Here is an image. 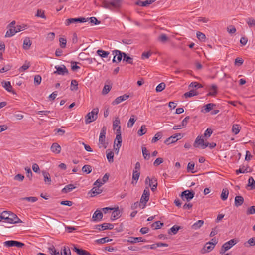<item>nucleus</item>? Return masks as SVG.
Masks as SVG:
<instances>
[{"mask_svg": "<svg viewBox=\"0 0 255 255\" xmlns=\"http://www.w3.org/2000/svg\"><path fill=\"white\" fill-rule=\"evenodd\" d=\"M30 64L29 62L25 63L24 64H23L21 67H20L18 70L20 72H23L25 70H26L27 69L29 68L30 67Z\"/></svg>", "mask_w": 255, "mask_h": 255, "instance_id": "5fc2aeb1", "label": "nucleus"}, {"mask_svg": "<svg viewBox=\"0 0 255 255\" xmlns=\"http://www.w3.org/2000/svg\"><path fill=\"white\" fill-rule=\"evenodd\" d=\"M112 88V86L110 85H105L103 90L102 94L106 95L109 93Z\"/></svg>", "mask_w": 255, "mask_h": 255, "instance_id": "603ef678", "label": "nucleus"}, {"mask_svg": "<svg viewBox=\"0 0 255 255\" xmlns=\"http://www.w3.org/2000/svg\"><path fill=\"white\" fill-rule=\"evenodd\" d=\"M73 251L75 252L78 255H92L89 252L82 249H80L74 246L72 248Z\"/></svg>", "mask_w": 255, "mask_h": 255, "instance_id": "b1692460", "label": "nucleus"}, {"mask_svg": "<svg viewBox=\"0 0 255 255\" xmlns=\"http://www.w3.org/2000/svg\"><path fill=\"white\" fill-rule=\"evenodd\" d=\"M107 128L103 126L101 128L98 142V146L100 148L106 149L107 147L108 143L106 141Z\"/></svg>", "mask_w": 255, "mask_h": 255, "instance_id": "f257e3e1", "label": "nucleus"}, {"mask_svg": "<svg viewBox=\"0 0 255 255\" xmlns=\"http://www.w3.org/2000/svg\"><path fill=\"white\" fill-rule=\"evenodd\" d=\"M244 198L241 196H236L235 198V204L237 207L240 206L243 204Z\"/></svg>", "mask_w": 255, "mask_h": 255, "instance_id": "f704fd0d", "label": "nucleus"}, {"mask_svg": "<svg viewBox=\"0 0 255 255\" xmlns=\"http://www.w3.org/2000/svg\"><path fill=\"white\" fill-rule=\"evenodd\" d=\"M237 243V242L235 239H231L225 243L221 247V249L220 251V254H224L226 251L231 249Z\"/></svg>", "mask_w": 255, "mask_h": 255, "instance_id": "20e7f679", "label": "nucleus"}, {"mask_svg": "<svg viewBox=\"0 0 255 255\" xmlns=\"http://www.w3.org/2000/svg\"><path fill=\"white\" fill-rule=\"evenodd\" d=\"M86 19H87V21L89 20L90 21V23H91V24L92 25H98L101 23L100 21H99L95 17H90L89 18H86Z\"/></svg>", "mask_w": 255, "mask_h": 255, "instance_id": "3c124183", "label": "nucleus"}, {"mask_svg": "<svg viewBox=\"0 0 255 255\" xmlns=\"http://www.w3.org/2000/svg\"><path fill=\"white\" fill-rule=\"evenodd\" d=\"M181 229L180 226L177 225H174L170 229L168 230V233L169 234L175 235L177 232Z\"/></svg>", "mask_w": 255, "mask_h": 255, "instance_id": "473e14b6", "label": "nucleus"}, {"mask_svg": "<svg viewBox=\"0 0 255 255\" xmlns=\"http://www.w3.org/2000/svg\"><path fill=\"white\" fill-rule=\"evenodd\" d=\"M247 244H249V245L251 246L255 245V237L249 239L248 241L244 244L245 246H248Z\"/></svg>", "mask_w": 255, "mask_h": 255, "instance_id": "e2e57ef3", "label": "nucleus"}, {"mask_svg": "<svg viewBox=\"0 0 255 255\" xmlns=\"http://www.w3.org/2000/svg\"><path fill=\"white\" fill-rule=\"evenodd\" d=\"M165 84L163 82H162L157 86L156 87V91L157 92H161L165 89Z\"/></svg>", "mask_w": 255, "mask_h": 255, "instance_id": "864d4df0", "label": "nucleus"}, {"mask_svg": "<svg viewBox=\"0 0 255 255\" xmlns=\"http://www.w3.org/2000/svg\"><path fill=\"white\" fill-rule=\"evenodd\" d=\"M10 211H4L1 213V216H0V222L2 220H4L3 222L8 223V221H11V219L9 218Z\"/></svg>", "mask_w": 255, "mask_h": 255, "instance_id": "4be33fe9", "label": "nucleus"}, {"mask_svg": "<svg viewBox=\"0 0 255 255\" xmlns=\"http://www.w3.org/2000/svg\"><path fill=\"white\" fill-rule=\"evenodd\" d=\"M194 163L193 162H190L188 164L187 170L188 172H191L192 173H194L196 171L194 170Z\"/></svg>", "mask_w": 255, "mask_h": 255, "instance_id": "49530a36", "label": "nucleus"}, {"mask_svg": "<svg viewBox=\"0 0 255 255\" xmlns=\"http://www.w3.org/2000/svg\"><path fill=\"white\" fill-rule=\"evenodd\" d=\"M204 224V221L202 220H200L196 222L195 223H194L191 227L194 230H197L200 228Z\"/></svg>", "mask_w": 255, "mask_h": 255, "instance_id": "72a5a7b5", "label": "nucleus"}, {"mask_svg": "<svg viewBox=\"0 0 255 255\" xmlns=\"http://www.w3.org/2000/svg\"><path fill=\"white\" fill-rule=\"evenodd\" d=\"M146 132V128L145 125H142L140 129L138 131V134L139 136L144 135Z\"/></svg>", "mask_w": 255, "mask_h": 255, "instance_id": "4d7b16f0", "label": "nucleus"}, {"mask_svg": "<svg viewBox=\"0 0 255 255\" xmlns=\"http://www.w3.org/2000/svg\"><path fill=\"white\" fill-rule=\"evenodd\" d=\"M162 134L161 132H157L152 139V142L155 143L161 138Z\"/></svg>", "mask_w": 255, "mask_h": 255, "instance_id": "bf43d9fd", "label": "nucleus"}, {"mask_svg": "<svg viewBox=\"0 0 255 255\" xmlns=\"http://www.w3.org/2000/svg\"><path fill=\"white\" fill-rule=\"evenodd\" d=\"M76 188V186L72 184H69L68 185H67L66 186L64 187L61 191H70L73 189H74Z\"/></svg>", "mask_w": 255, "mask_h": 255, "instance_id": "de8ad7c7", "label": "nucleus"}, {"mask_svg": "<svg viewBox=\"0 0 255 255\" xmlns=\"http://www.w3.org/2000/svg\"><path fill=\"white\" fill-rule=\"evenodd\" d=\"M209 143L205 142L202 136H198L194 143V147L197 148L201 147L202 149H205L208 146Z\"/></svg>", "mask_w": 255, "mask_h": 255, "instance_id": "0eeeda50", "label": "nucleus"}, {"mask_svg": "<svg viewBox=\"0 0 255 255\" xmlns=\"http://www.w3.org/2000/svg\"><path fill=\"white\" fill-rule=\"evenodd\" d=\"M61 255H71L70 248L68 247H63L61 250Z\"/></svg>", "mask_w": 255, "mask_h": 255, "instance_id": "4c0bfd02", "label": "nucleus"}, {"mask_svg": "<svg viewBox=\"0 0 255 255\" xmlns=\"http://www.w3.org/2000/svg\"><path fill=\"white\" fill-rule=\"evenodd\" d=\"M254 214H255V206H252L248 208L247 210V214L251 215Z\"/></svg>", "mask_w": 255, "mask_h": 255, "instance_id": "774afa93", "label": "nucleus"}, {"mask_svg": "<svg viewBox=\"0 0 255 255\" xmlns=\"http://www.w3.org/2000/svg\"><path fill=\"white\" fill-rule=\"evenodd\" d=\"M197 94V92L194 90H190L188 92H186L184 95L185 98L192 97Z\"/></svg>", "mask_w": 255, "mask_h": 255, "instance_id": "052dcab7", "label": "nucleus"}, {"mask_svg": "<svg viewBox=\"0 0 255 255\" xmlns=\"http://www.w3.org/2000/svg\"><path fill=\"white\" fill-rule=\"evenodd\" d=\"M248 186L249 187V190L255 189V181L252 177H249L248 179Z\"/></svg>", "mask_w": 255, "mask_h": 255, "instance_id": "e433bc0d", "label": "nucleus"}, {"mask_svg": "<svg viewBox=\"0 0 255 255\" xmlns=\"http://www.w3.org/2000/svg\"><path fill=\"white\" fill-rule=\"evenodd\" d=\"M142 152L143 156L144 157V158L145 160H149L150 157V154L148 152V151L145 147H142Z\"/></svg>", "mask_w": 255, "mask_h": 255, "instance_id": "ea45409f", "label": "nucleus"}, {"mask_svg": "<svg viewBox=\"0 0 255 255\" xmlns=\"http://www.w3.org/2000/svg\"><path fill=\"white\" fill-rule=\"evenodd\" d=\"M250 171V169L248 165H241L239 169L236 170V173L237 174L239 173H245Z\"/></svg>", "mask_w": 255, "mask_h": 255, "instance_id": "bb28decb", "label": "nucleus"}, {"mask_svg": "<svg viewBox=\"0 0 255 255\" xmlns=\"http://www.w3.org/2000/svg\"><path fill=\"white\" fill-rule=\"evenodd\" d=\"M2 86L5 89L9 92H11L13 94H15L16 92L12 90V86L11 85L10 82L9 81H2L1 82Z\"/></svg>", "mask_w": 255, "mask_h": 255, "instance_id": "a878e982", "label": "nucleus"}, {"mask_svg": "<svg viewBox=\"0 0 255 255\" xmlns=\"http://www.w3.org/2000/svg\"><path fill=\"white\" fill-rule=\"evenodd\" d=\"M128 242L134 244L138 242H145L146 240L143 239L142 237H129L127 240Z\"/></svg>", "mask_w": 255, "mask_h": 255, "instance_id": "412c9836", "label": "nucleus"}, {"mask_svg": "<svg viewBox=\"0 0 255 255\" xmlns=\"http://www.w3.org/2000/svg\"><path fill=\"white\" fill-rule=\"evenodd\" d=\"M121 0H114L113 1L110 2V7L112 9L113 8H119L121 6Z\"/></svg>", "mask_w": 255, "mask_h": 255, "instance_id": "2f4dec72", "label": "nucleus"}, {"mask_svg": "<svg viewBox=\"0 0 255 255\" xmlns=\"http://www.w3.org/2000/svg\"><path fill=\"white\" fill-rule=\"evenodd\" d=\"M195 192H181L180 197L183 201H189L194 196Z\"/></svg>", "mask_w": 255, "mask_h": 255, "instance_id": "2eb2a0df", "label": "nucleus"}, {"mask_svg": "<svg viewBox=\"0 0 255 255\" xmlns=\"http://www.w3.org/2000/svg\"><path fill=\"white\" fill-rule=\"evenodd\" d=\"M150 192H143L142 195L140 202L142 204V209H144L146 205L147 202L148 201L150 196Z\"/></svg>", "mask_w": 255, "mask_h": 255, "instance_id": "dca6fc26", "label": "nucleus"}, {"mask_svg": "<svg viewBox=\"0 0 255 255\" xmlns=\"http://www.w3.org/2000/svg\"><path fill=\"white\" fill-rule=\"evenodd\" d=\"M61 150V146L57 143H54L51 146V150L52 152L59 154L60 153Z\"/></svg>", "mask_w": 255, "mask_h": 255, "instance_id": "c756f323", "label": "nucleus"}, {"mask_svg": "<svg viewBox=\"0 0 255 255\" xmlns=\"http://www.w3.org/2000/svg\"><path fill=\"white\" fill-rule=\"evenodd\" d=\"M112 239H108V237H104L96 240V242L99 244H104L109 241H111Z\"/></svg>", "mask_w": 255, "mask_h": 255, "instance_id": "680f3d73", "label": "nucleus"}, {"mask_svg": "<svg viewBox=\"0 0 255 255\" xmlns=\"http://www.w3.org/2000/svg\"><path fill=\"white\" fill-rule=\"evenodd\" d=\"M121 127H119V129H116V140L117 141V143L116 144V146L117 147V148L116 149H118V151L119 150V148L121 147L122 145V137L121 134V131H120Z\"/></svg>", "mask_w": 255, "mask_h": 255, "instance_id": "f3484780", "label": "nucleus"}, {"mask_svg": "<svg viewBox=\"0 0 255 255\" xmlns=\"http://www.w3.org/2000/svg\"><path fill=\"white\" fill-rule=\"evenodd\" d=\"M103 217V213L99 210H96L93 214L92 220L94 222H99L102 220Z\"/></svg>", "mask_w": 255, "mask_h": 255, "instance_id": "a211bd4d", "label": "nucleus"}, {"mask_svg": "<svg viewBox=\"0 0 255 255\" xmlns=\"http://www.w3.org/2000/svg\"><path fill=\"white\" fill-rule=\"evenodd\" d=\"M183 136L181 135V134L180 133L175 134L167 138L165 140L164 143L167 145H169L170 144L175 143L178 140H179V139H181L182 137H183Z\"/></svg>", "mask_w": 255, "mask_h": 255, "instance_id": "1a4fd4ad", "label": "nucleus"}, {"mask_svg": "<svg viewBox=\"0 0 255 255\" xmlns=\"http://www.w3.org/2000/svg\"><path fill=\"white\" fill-rule=\"evenodd\" d=\"M114 155V154L113 151H110L107 153V158L109 162L112 163L113 162Z\"/></svg>", "mask_w": 255, "mask_h": 255, "instance_id": "0e129e2a", "label": "nucleus"}, {"mask_svg": "<svg viewBox=\"0 0 255 255\" xmlns=\"http://www.w3.org/2000/svg\"><path fill=\"white\" fill-rule=\"evenodd\" d=\"M97 53L101 57L106 58V60H105V62H108L110 60V57H108L110 52L101 49H99L97 51Z\"/></svg>", "mask_w": 255, "mask_h": 255, "instance_id": "5701e85b", "label": "nucleus"}, {"mask_svg": "<svg viewBox=\"0 0 255 255\" xmlns=\"http://www.w3.org/2000/svg\"><path fill=\"white\" fill-rule=\"evenodd\" d=\"M86 21H87V19L84 17L69 18L66 20L65 24L66 25L68 26L72 23H75L77 22L84 23Z\"/></svg>", "mask_w": 255, "mask_h": 255, "instance_id": "9b49d317", "label": "nucleus"}, {"mask_svg": "<svg viewBox=\"0 0 255 255\" xmlns=\"http://www.w3.org/2000/svg\"><path fill=\"white\" fill-rule=\"evenodd\" d=\"M32 44V41L28 37H25L23 40V48L24 50H28L30 49Z\"/></svg>", "mask_w": 255, "mask_h": 255, "instance_id": "c85d7f7f", "label": "nucleus"}, {"mask_svg": "<svg viewBox=\"0 0 255 255\" xmlns=\"http://www.w3.org/2000/svg\"><path fill=\"white\" fill-rule=\"evenodd\" d=\"M158 39L159 41L164 43L167 41L168 37L165 34H162L158 37Z\"/></svg>", "mask_w": 255, "mask_h": 255, "instance_id": "338daca9", "label": "nucleus"}, {"mask_svg": "<svg viewBox=\"0 0 255 255\" xmlns=\"http://www.w3.org/2000/svg\"><path fill=\"white\" fill-rule=\"evenodd\" d=\"M3 245L4 247L9 248L12 247H16L17 248H22L24 244L20 242L14 240H8L4 242Z\"/></svg>", "mask_w": 255, "mask_h": 255, "instance_id": "6e6552de", "label": "nucleus"}, {"mask_svg": "<svg viewBox=\"0 0 255 255\" xmlns=\"http://www.w3.org/2000/svg\"><path fill=\"white\" fill-rule=\"evenodd\" d=\"M37 200L38 198L36 197H26L20 198V200H26L31 203H34Z\"/></svg>", "mask_w": 255, "mask_h": 255, "instance_id": "79ce46f5", "label": "nucleus"}, {"mask_svg": "<svg viewBox=\"0 0 255 255\" xmlns=\"http://www.w3.org/2000/svg\"><path fill=\"white\" fill-rule=\"evenodd\" d=\"M114 228V225L110 223H104L101 225H97L95 226V229L99 231H103L106 229H112Z\"/></svg>", "mask_w": 255, "mask_h": 255, "instance_id": "4468645a", "label": "nucleus"}, {"mask_svg": "<svg viewBox=\"0 0 255 255\" xmlns=\"http://www.w3.org/2000/svg\"><path fill=\"white\" fill-rule=\"evenodd\" d=\"M136 121L135 117L134 115H132L129 120H128V122L127 124V127L128 128H131L134 125L135 122Z\"/></svg>", "mask_w": 255, "mask_h": 255, "instance_id": "c03bdc74", "label": "nucleus"}, {"mask_svg": "<svg viewBox=\"0 0 255 255\" xmlns=\"http://www.w3.org/2000/svg\"><path fill=\"white\" fill-rule=\"evenodd\" d=\"M155 1L156 0H147L144 1H142L141 0H138L136 2V4L139 6L145 7L150 4H151Z\"/></svg>", "mask_w": 255, "mask_h": 255, "instance_id": "cd10ccee", "label": "nucleus"}, {"mask_svg": "<svg viewBox=\"0 0 255 255\" xmlns=\"http://www.w3.org/2000/svg\"><path fill=\"white\" fill-rule=\"evenodd\" d=\"M109 179V175L107 174H105L102 179H99L97 180L94 184V185L95 187H94L92 189L90 190V191H97V188H99L101 187L103 184H104L105 183H106Z\"/></svg>", "mask_w": 255, "mask_h": 255, "instance_id": "39448f33", "label": "nucleus"}, {"mask_svg": "<svg viewBox=\"0 0 255 255\" xmlns=\"http://www.w3.org/2000/svg\"><path fill=\"white\" fill-rule=\"evenodd\" d=\"M17 33L16 31L15 28H10L7 31L6 34L5 35V37H11L14 35L15 33Z\"/></svg>", "mask_w": 255, "mask_h": 255, "instance_id": "c9c22d12", "label": "nucleus"}, {"mask_svg": "<svg viewBox=\"0 0 255 255\" xmlns=\"http://www.w3.org/2000/svg\"><path fill=\"white\" fill-rule=\"evenodd\" d=\"M197 38L201 41H204L206 39V36L203 33L198 31L196 33Z\"/></svg>", "mask_w": 255, "mask_h": 255, "instance_id": "13d9d810", "label": "nucleus"}, {"mask_svg": "<svg viewBox=\"0 0 255 255\" xmlns=\"http://www.w3.org/2000/svg\"><path fill=\"white\" fill-rule=\"evenodd\" d=\"M78 89V82L76 80H72L71 82L70 89L72 91H76Z\"/></svg>", "mask_w": 255, "mask_h": 255, "instance_id": "a19ab883", "label": "nucleus"}, {"mask_svg": "<svg viewBox=\"0 0 255 255\" xmlns=\"http://www.w3.org/2000/svg\"><path fill=\"white\" fill-rule=\"evenodd\" d=\"M129 95L127 94H124L122 96H120L117 98L112 102L113 105H117L122 102L127 100L129 98Z\"/></svg>", "mask_w": 255, "mask_h": 255, "instance_id": "393cba45", "label": "nucleus"}, {"mask_svg": "<svg viewBox=\"0 0 255 255\" xmlns=\"http://www.w3.org/2000/svg\"><path fill=\"white\" fill-rule=\"evenodd\" d=\"M114 210L113 211L112 214L111 220L112 221H114L118 218H119L122 215V212L120 210L118 207L113 208Z\"/></svg>", "mask_w": 255, "mask_h": 255, "instance_id": "ddd939ff", "label": "nucleus"}, {"mask_svg": "<svg viewBox=\"0 0 255 255\" xmlns=\"http://www.w3.org/2000/svg\"><path fill=\"white\" fill-rule=\"evenodd\" d=\"M145 184L147 186L146 189L147 191H149L148 187H150L152 191H154L156 189L157 186V179L154 177L149 178V177H146L145 179Z\"/></svg>", "mask_w": 255, "mask_h": 255, "instance_id": "7ed1b4c3", "label": "nucleus"}, {"mask_svg": "<svg viewBox=\"0 0 255 255\" xmlns=\"http://www.w3.org/2000/svg\"><path fill=\"white\" fill-rule=\"evenodd\" d=\"M99 109L98 108H94L91 112H89L85 117V122L86 124H88L94 121L98 118Z\"/></svg>", "mask_w": 255, "mask_h": 255, "instance_id": "f03ea898", "label": "nucleus"}, {"mask_svg": "<svg viewBox=\"0 0 255 255\" xmlns=\"http://www.w3.org/2000/svg\"><path fill=\"white\" fill-rule=\"evenodd\" d=\"M241 127L238 124H234L232 126V131L235 134H237L239 133Z\"/></svg>", "mask_w": 255, "mask_h": 255, "instance_id": "58836bf2", "label": "nucleus"}, {"mask_svg": "<svg viewBox=\"0 0 255 255\" xmlns=\"http://www.w3.org/2000/svg\"><path fill=\"white\" fill-rule=\"evenodd\" d=\"M82 171L86 174H89L92 171V168L90 165H85L82 167Z\"/></svg>", "mask_w": 255, "mask_h": 255, "instance_id": "6e6d98bb", "label": "nucleus"}, {"mask_svg": "<svg viewBox=\"0 0 255 255\" xmlns=\"http://www.w3.org/2000/svg\"><path fill=\"white\" fill-rule=\"evenodd\" d=\"M9 218L11 219V220L8 221V223L15 224L22 222V221L17 217V216L12 212H10Z\"/></svg>", "mask_w": 255, "mask_h": 255, "instance_id": "aec40b11", "label": "nucleus"}, {"mask_svg": "<svg viewBox=\"0 0 255 255\" xmlns=\"http://www.w3.org/2000/svg\"><path fill=\"white\" fill-rule=\"evenodd\" d=\"M56 71L54 72V74H57L60 75H65L68 73V71L64 65L61 66L56 65L55 66Z\"/></svg>", "mask_w": 255, "mask_h": 255, "instance_id": "9d476101", "label": "nucleus"}, {"mask_svg": "<svg viewBox=\"0 0 255 255\" xmlns=\"http://www.w3.org/2000/svg\"><path fill=\"white\" fill-rule=\"evenodd\" d=\"M124 52H123L119 50H114L112 51V54L114 55V58L113 59L112 62L113 63L116 62V58L117 57L118 62H121L122 60V57H124Z\"/></svg>", "mask_w": 255, "mask_h": 255, "instance_id": "f8f14e48", "label": "nucleus"}, {"mask_svg": "<svg viewBox=\"0 0 255 255\" xmlns=\"http://www.w3.org/2000/svg\"><path fill=\"white\" fill-rule=\"evenodd\" d=\"M163 223H161L160 221H157L154 222L152 224V228L153 229H158L161 228V227L163 226Z\"/></svg>", "mask_w": 255, "mask_h": 255, "instance_id": "a18cd8bd", "label": "nucleus"}, {"mask_svg": "<svg viewBox=\"0 0 255 255\" xmlns=\"http://www.w3.org/2000/svg\"><path fill=\"white\" fill-rule=\"evenodd\" d=\"M36 16L40 17L42 18L46 19V17L44 14V11H42L40 9H38L37 11V13L36 14Z\"/></svg>", "mask_w": 255, "mask_h": 255, "instance_id": "69168bd1", "label": "nucleus"}, {"mask_svg": "<svg viewBox=\"0 0 255 255\" xmlns=\"http://www.w3.org/2000/svg\"><path fill=\"white\" fill-rule=\"evenodd\" d=\"M246 22L250 27H255V20L253 18H248L246 19Z\"/></svg>", "mask_w": 255, "mask_h": 255, "instance_id": "8fccbe9b", "label": "nucleus"}, {"mask_svg": "<svg viewBox=\"0 0 255 255\" xmlns=\"http://www.w3.org/2000/svg\"><path fill=\"white\" fill-rule=\"evenodd\" d=\"M216 104L214 103H209L206 104L204 107L205 112L207 113L210 112L211 110H212L214 107H216Z\"/></svg>", "mask_w": 255, "mask_h": 255, "instance_id": "37998d69", "label": "nucleus"}, {"mask_svg": "<svg viewBox=\"0 0 255 255\" xmlns=\"http://www.w3.org/2000/svg\"><path fill=\"white\" fill-rule=\"evenodd\" d=\"M36 114L38 115H44L48 118L56 117V112L53 111H39L36 112Z\"/></svg>", "mask_w": 255, "mask_h": 255, "instance_id": "6ab92c4d", "label": "nucleus"}, {"mask_svg": "<svg viewBox=\"0 0 255 255\" xmlns=\"http://www.w3.org/2000/svg\"><path fill=\"white\" fill-rule=\"evenodd\" d=\"M124 55V58H123V61H126V62L129 63V64H133V59L132 58L129 57L128 56L126 53L123 54Z\"/></svg>", "mask_w": 255, "mask_h": 255, "instance_id": "09e8293b", "label": "nucleus"}, {"mask_svg": "<svg viewBox=\"0 0 255 255\" xmlns=\"http://www.w3.org/2000/svg\"><path fill=\"white\" fill-rule=\"evenodd\" d=\"M217 93V87L215 84H212L209 88V92L207 95L215 96Z\"/></svg>", "mask_w": 255, "mask_h": 255, "instance_id": "7c9ffc66", "label": "nucleus"}, {"mask_svg": "<svg viewBox=\"0 0 255 255\" xmlns=\"http://www.w3.org/2000/svg\"><path fill=\"white\" fill-rule=\"evenodd\" d=\"M212 241H214V242H208L205 244L204 248L202 250V253H209L214 248L218 242L215 238H213Z\"/></svg>", "mask_w": 255, "mask_h": 255, "instance_id": "423d86ee", "label": "nucleus"}]
</instances>
